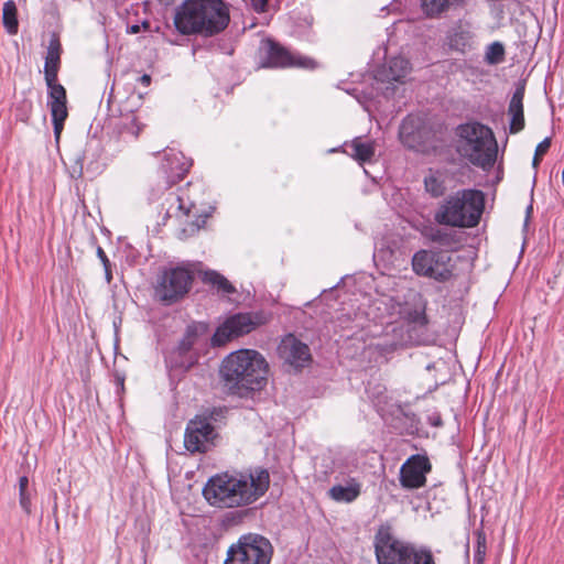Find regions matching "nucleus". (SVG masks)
I'll return each mask as SVG.
<instances>
[{
	"instance_id": "nucleus-1",
	"label": "nucleus",
	"mask_w": 564,
	"mask_h": 564,
	"mask_svg": "<svg viewBox=\"0 0 564 564\" xmlns=\"http://www.w3.org/2000/svg\"><path fill=\"white\" fill-rule=\"evenodd\" d=\"M269 487V471L257 466L212 476L203 488V496L215 508H246L262 498Z\"/></svg>"
},
{
	"instance_id": "nucleus-2",
	"label": "nucleus",
	"mask_w": 564,
	"mask_h": 564,
	"mask_svg": "<svg viewBox=\"0 0 564 564\" xmlns=\"http://www.w3.org/2000/svg\"><path fill=\"white\" fill-rule=\"evenodd\" d=\"M229 20L223 0H184L174 13V25L183 35L213 36L224 31Z\"/></svg>"
},
{
	"instance_id": "nucleus-3",
	"label": "nucleus",
	"mask_w": 564,
	"mask_h": 564,
	"mask_svg": "<svg viewBox=\"0 0 564 564\" xmlns=\"http://www.w3.org/2000/svg\"><path fill=\"white\" fill-rule=\"evenodd\" d=\"M269 364L253 349H239L229 354L221 364L220 376L231 393L261 390L268 380Z\"/></svg>"
},
{
	"instance_id": "nucleus-4",
	"label": "nucleus",
	"mask_w": 564,
	"mask_h": 564,
	"mask_svg": "<svg viewBox=\"0 0 564 564\" xmlns=\"http://www.w3.org/2000/svg\"><path fill=\"white\" fill-rule=\"evenodd\" d=\"M485 208V195L478 189H462L448 196L434 219L441 225L471 228L478 225Z\"/></svg>"
},
{
	"instance_id": "nucleus-5",
	"label": "nucleus",
	"mask_w": 564,
	"mask_h": 564,
	"mask_svg": "<svg viewBox=\"0 0 564 564\" xmlns=\"http://www.w3.org/2000/svg\"><path fill=\"white\" fill-rule=\"evenodd\" d=\"M458 152L474 165L491 167L497 159V142L492 131L480 123H467L458 128Z\"/></svg>"
},
{
	"instance_id": "nucleus-6",
	"label": "nucleus",
	"mask_w": 564,
	"mask_h": 564,
	"mask_svg": "<svg viewBox=\"0 0 564 564\" xmlns=\"http://www.w3.org/2000/svg\"><path fill=\"white\" fill-rule=\"evenodd\" d=\"M375 553L378 564H435L429 550L397 539L389 529H380L376 534Z\"/></svg>"
},
{
	"instance_id": "nucleus-7",
	"label": "nucleus",
	"mask_w": 564,
	"mask_h": 564,
	"mask_svg": "<svg viewBox=\"0 0 564 564\" xmlns=\"http://www.w3.org/2000/svg\"><path fill=\"white\" fill-rule=\"evenodd\" d=\"M271 557L272 545L268 539L247 534L228 549L224 564H270Z\"/></svg>"
},
{
	"instance_id": "nucleus-8",
	"label": "nucleus",
	"mask_w": 564,
	"mask_h": 564,
	"mask_svg": "<svg viewBox=\"0 0 564 564\" xmlns=\"http://www.w3.org/2000/svg\"><path fill=\"white\" fill-rule=\"evenodd\" d=\"M192 281L193 273L184 267L164 269L156 279L154 295L164 304H173L185 296Z\"/></svg>"
},
{
	"instance_id": "nucleus-9",
	"label": "nucleus",
	"mask_w": 564,
	"mask_h": 564,
	"mask_svg": "<svg viewBox=\"0 0 564 564\" xmlns=\"http://www.w3.org/2000/svg\"><path fill=\"white\" fill-rule=\"evenodd\" d=\"M451 261V256L446 252L420 250L412 258V268L419 275L444 282L453 275Z\"/></svg>"
},
{
	"instance_id": "nucleus-10",
	"label": "nucleus",
	"mask_w": 564,
	"mask_h": 564,
	"mask_svg": "<svg viewBox=\"0 0 564 564\" xmlns=\"http://www.w3.org/2000/svg\"><path fill=\"white\" fill-rule=\"evenodd\" d=\"M259 51L261 65L263 67H315V62L313 59L292 54L285 47L269 39L261 42Z\"/></svg>"
},
{
	"instance_id": "nucleus-11",
	"label": "nucleus",
	"mask_w": 564,
	"mask_h": 564,
	"mask_svg": "<svg viewBox=\"0 0 564 564\" xmlns=\"http://www.w3.org/2000/svg\"><path fill=\"white\" fill-rule=\"evenodd\" d=\"M206 334V325L194 323L187 326L184 337L177 348L171 355V365L175 368L189 369L196 361L197 355L193 351L194 346Z\"/></svg>"
},
{
	"instance_id": "nucleus-12",
	"label": "nucleus",
	"mask_w": 564,
	"mask_h": 564,
	"mask_svg": "<svg viewBox=\"0 0 564 564\" xmlns=\"http://www.w3.org/2000/svg\"><path fill=\"white\" fill-rule=\"evenodd\" d=\"M261 324L262 321L258 316H252L248 313L235 314L216 329L213 343L216 346H221L232 338L249 334Z\"/></svg>"
},
{
	"instance_id": "nucleus-13",
	"label": "nucleus",
	"mask_w": 564,
	"mask_h": 564,
	"mask_svg": "<svg viewBox=\"0 0 564 564\" xmlns=\"http://www.w3.org/2000/svg\"><path fill=\"white\" fill-rule=\"evenodd\" d=\"M217 437L215 427L207 419H194L187 424L184 445L192 453H204L214 446Z\"/></svg>"
},
{
	"instance_id": "nucleus-14",
	"label": "nucleus",
	"mask_w": 564,
	"mask_h": 564,
	"mask_svg": "<svg viewBox=\"0 0 564 564\" xmlns=\"http://www.w3.org/2000/svg\"><path fill=\"white\" fill-rule=\"evenodd\" d=\"M279 357L294 369H302L311 362L310 347L293 334L284 336L278 347Z\"/></svg>"
},
{
	"instance_id": "nucleus-15",
	"label": "nucleus",
	"mask_w": 564,
	"mask_h": 564,
	"mask_svg": "<svg viewBox=\"0 0 564 564\" xmlns=\"http://www.w3.org/2000/svg\"><path fill=\"white\" fill-rule=\"evenodd\" d=\"M431 463L426 456L412 455L400 468V484L406 489H417L425 485Z\"/></svg>"
},
{
	"instance_id": "nucleus-16",
	"label": "nucleus",
	"mask_w": 564,
	"mask_h": 564,
	"mask_svg": "<svg viewBox=\"0 0 564 564\" xmlns=\"http://www.w3.org/2000/svg\"><path fill=\"white\" fill-rule=\"evenodd\" d=\"M47 87L50 89L47 104L51 109L54 133L56 139H58L63 130L64 121L68 115L66 107V90L56 82L47 85Z\"/></svg>"
},
{
	"instance_id": "nucleus-17",
	"label": "nucleus",
	"mask_w": 564,
	"mask_h": 564,
	"mask_svg": "<svg viewBox=\"0 0 564 564\" xmlns=\"http://www.w3.org/2000/svg\"><path fill=\"white\" fill-rule=\"evenodd\" d=\"M192 162L182 152L170 149L164 154L163 170L170 184H175L184 178Z\"/></svg>"
},
{
	"instance_id": "nucleus-18",
	"label": "nucleus",
	"mask_w": 564,
	"mask_h": 564,
	"mask_svg": "<svg viewBox=\"0 0 564 564\" xmlns=\"http://www.w3.org/2000/svg\"><path fill=\"white\" fill-rule=\"evenodd\" d=\"M361 494V482L357 478H349L344 484H336L328 490L332 500L341 503L354 502Z\"/></svg>"
},
{
	"instance_id": "nucleus-19",
	"label": "nucleus",
	"mask_w": 564,
	"mask_h": 564,
	"mask_svg": "<svg viewBox=\"0 0 564 564\" xmlns=\"http://www.w3.org/2000/svg\"><path fill=\"white\" fill-rule=\"evenodd\" d=\"M523 97L524 86L520 85L516 88L508 107L511 133H518L524 128Z\"/></svg>"
},
{
	"instance_id": "nucleus-20",
	"label": "nucleus",
	"mask_w": 564,
	"mask_h": 564,
	"mask_svg": "<svg viewBox=\"0 0 564 564\" xmlns=\"http://www.w3.org/2000/svg\"><path fill=\"white\" fill-rule=\"evenodd\" d=\"M410 72V62L402 56H397L390 58L379 76L381 80L402 83Z\"/></svg>"
},
{
	"instance_id": "nucleus-21",
	"label": "nucleus",
	"mask_w": 564,
	"mask_h": 564,
	"mask_svg": "<svg viewBox=\"0 0 564 564\" xmlns=\"http://www.w3.org/2000/svg\"><path fill=\"white\" fill-rule=\"evenodd\" d=\"M400 140L408 148L414 149L421 142V120L417 117H406L399 131Z\"/></svg>"
},
{
	"instance_id": "nucleus-22",
	"label": "nucleus",
	"mask_w": 564,
	"mask_h": 564,
	"mask_svg": "<svg viewBox=\"0 0 564 564\" xmlns=\"http://www.w3.org/2000/svg\"><path fill=\"white\" fill-rule=\"evenodd\" d=\"M61 44L56 37L50 41L47 53L45 57V82L46 85H51L53 82H57V70L59 66Z\"/></svg>"
},
{
	"instance_id": "nucleus-23",
	"label": "nucleus",
	"mask_w": 564,
	"mask_h": 564,
	"mask_svg": "<svg viewBox=\"0 0 564 564\" xmlns=\"http://www.w3.org/2000/svg\"><path fill=\"white\" fill-rule=\"evenodd\" d=\"M346 152L360 164L369 162L375 155V144L372 141H365L357 137L350 143L346 144Z\"/></svg>"
},
{
	"instance_id": "nucleus-24",
	"label": "nucleus",
	"mask_w": 564,
	"mask_h": 564,
	"mask_svg": "<svg viewBox=\"0 0 564 564\" xmlns=\"http://www.w3.org/2000/svg\"><path fill=\"white\" fill-rule=\"evenodd\" d=\"M474 45V34L462 26L455 29L449 36V46L458 52L465 53Z\"/></svg>"
},
{
	"instance_id": "nucleus-25",
	"label": "nucleus",
	"mask_w": 564,
	"mask_h": 564,
	"mask_svg": "<svg viewBox=\"0 0 564 564\" xmlns=\"http://www.w3.org/2000/svg\"><path fill=\"white\" fill-rule=\"evenodd\" d=\"M424 187L431 196H442L446 189L444 174L440 171L430 170L424 177Z\"/></svg>"
},
{
	"instance_id": "nucleus-26",
	"label": "nucleus",
	"mask_w": 564,
	"mask_h": 564,
	"mask_svg": "<svg viewBox=\"0 0 564 564\" xmlns=\"http://www.w3.org/2000/svg\"><path fill=\"white\" fill-rule=\"evenodd\" d=\"M17 13L18 10L14 1L9 0L4 2L2 9V23L7 32L11 35L18 33L19 22Z\"/></svg>"
},
{
	"instance_id": "nucleus-27",
	"label": "nucleus",
	"mask_w": 564,
	"mask_h": 564,
	"mask_svg": "<svg viewBox=\"0 0 564 564\" xmlns=\"http://www.w3.org/2000/svg\"><path fill=\"white\" fill-rule=\"evenodd\" d=\"M204 281L226 294H232L236 292L235 286L224 275L216 271H206L204 273Z\"/></svg>"
},
{
	"instance_id": "nucleus-28",
	"label": "nucleus",
	"mask_w": 564,
	"mask_h": 564,
	"mask_svg": "<svg viewBox=\"0 0 564 564\" xmlns=\"http://www.w3.org/2000/svg\"><path fill=\"white\" fill-rule=\"evenodd\" d=\"M476 536V545L474 552V564H484L486 553H487V539L486 534L482 530H477L475 532Z\"/></svg>"
},
{
	"instance_id": "nucleus-29",
	"label": "nucleus",
	"mask_w": 564,
	"mask_h": 564,
	"mask_svg": "<svg viewBox=\"0 0 564 564\" xmlns=\"http://www.w3.org/2000/svg\"><path fill=\"white\" fill-rule=\"evenodd\" d=\"M505 59V47L500 42H494L488 45L485 54V61L489 65L500 64Z\"/></svg>"
},
{
	"instance_id": "nucleus-30",
	"label": "nucleus",
	"mask_w": 564,
	"mask_h": 564,
	"mask_svg": "<svg viewBox=\"0 0 564 564\" xmlns=\"http://www.w3.org/2000/svg\"><path fill=\"white\" fill-rule=\"evenodd\" d=\"M32 491L29 489V490H23V491H19V503H20V507L23 509V511L26 513V514H31L32 513Z\"/></svg>"
},
{
	"instance_id": "nucleus-31",
	"label": "nucleus",
	"mask_w": 564,
	"mask_h": 564,
	"mask_svg": "<svg viewBox=\"0 0 564 564\" xmlns=\"http://www.w3.org/2000/svg\"><path fill=\"white\" fill-rule=\"evenodd\" d=\"M140 31V23L138 20L137 11L134 12V19L130 17V13H128L127 18V32L131 34H135Z\"/></svg>"
},
{
	"instance_id": "nucleus-32",
	"label": "nucleus",
	"mask_w": 564,
	"mask_h": 564,
	"mask_svg": "<svg viewBox=\"0 0 564 564\" xmlns=\"http://www.w3.org/2000/svg\"><path fill=\"white\" fill-rule=\"evenodd\" d=\"M550 147H551V139L545 138L536 145L534 153L536 154V156H543L549 151Z\"/></svg>"
},
{
	"instance_id": "nucleus-33",
	"label": "nucleus",
	"mask_w": 564,
	"mask_h": 564,
	"mask_svg": "<svg viewBox=\"0 0 564 564\" xmlns=\"http://www.w3.org/2000/svg\"><path fill=\"white\" fill-rule=\"evenodd\" d=\"M77 166L73 167L72 176L73 177H80L83 174V165H82V158L78 156L76 160Z\"/></svg>"
},
{
	"instance_id": "nucleus-34",
	"label": "nucleus",
	"mask_w": 564,
	"mask_h": 564,
	"mask_svg": "<svg viewBox=\"0 0 564 564\" xmlns=\"http://www.w3.org/2000/svg\"><path fill=\"white\" fill-rule=\"evenodd\" d=\"M97 256L100 259L104 268H107V265H110V262L101 247L97 248Z\"/></svg>"
},
{
	"instance_id": "nucleus-35",
	"label": "nucleus",
	"mask_w": 564,
	"mask_h": 564,
	"mask_svg": "<svg viewBox=\"0 0 564 564\" xmlns=\"http://www.w3.org/2000/svg\"><path fill=\"white\" fill-rule=\"evenodd\" d=\"M253 8L257 11H264L268 0H251Z\"/></svg>"
},
{
	"instance_id": "nucleus-36",
	"label": "nucleus",
	"mask_w": 564,
	"mask_h": 564,
	"mask_svg": "<svg viewBox=\"0 0 564 564\" xmlns=\"http://www.w3.org/2000/svg\"><path fill=\"white\" fill-rule=\"evenodd\" d=\"M123 383H124V378L121 375L116 373L115 375V384L117 387L118 392L123 390Z\"/></svg>"
},
{
	"instance_id": "nucleus-37",
	"label": "nucleus",
	"mask_w": 564,
	"mask_h": 564,
	"mask_svg": "<svg viewBox=\"0 0 564 564\" xmlns=\"http://www.w3.org/2000/svg\"><path fill=\"white\" fill-rule=\"evenodd\" d=\"M29 478L26 476H22L19 479V491L29 490Z\"/></svg>"
},
{
	"instance_id": "nucleus-38",
	"label": "nucleus",
	"mask_w": 564,
	"mask_h": 564,
	"mask_svg": "<svg viewBox=\"0 0 564 564\" xmlns=\"http://www.w3.org/2000/svg\"><path fill=\"white\" fill-rule=\"evenodd\" d=\"M175 199L177 202L176 209L183 212L184 214H187L188 207L184 204L183 199L180 196H176Z\"/></svg>"
},
{
	"instance_id": "nucleus-39",
	"label": "nucleus",
	"mask_w": 564,
	"mask_h": 564,
	"mask_svg": "<svg viewBox=\"0 0 564 564\" xmlns=\"http://www.w3.org/2000/svg\"><path fill=\"white\" fill-rule=\"evenodd\" d=\"M378 346L381 348L382 352L387 354V352H391V351L395 350L398 347V344H395V343L390 344V345H380L379 344Z\"/></svg>"
},
{
	"instance_id": "nucleus-40",
	"label": "nucleus",
	"mask_w": 564,
	"mask_h": 564,
	"mask_svg": "<svg viewBox=\"0 0 564 564\" xmlns=\"http://www.w3.org/2000/svg\"><path fill=\"white\" fill-rule=\"evenodd\" d=\"M541 160H542V156H536V154L534 153V156H533V160H532V166L534 169H538V166L540 165Z\"/></svg>"
},
{
	"instance_id": "nucleus-41",
	"label": "nucleus",
	"mask_w": 564,
	"mask_h": 564,
	"mask_svg": "<svg viewBox=\"0 0 564 564\" xmlns=\"http://www.w3.org/2000/svg\"><path fill=\"white\" fill-rule=\"evenodd\" d=\"M105 269V274H106V280L107 282L109 283L111 281V271H110V265H107V268H104Z\"/></svg>"
},
{
	"instance_id": "nucleus-42",
	"label": "nucleus",
	"mask_w": 564,
	"mask_h": 564,
	"mask_svg": "<svg viewBox=\"0 0 564 564\" xmlns=\"http://www.w3.org/2000/svg\"><path fill=\"white\" fill-rule=\"evenodd\" d=\"M149 84H150V76H149V75L143 74V86H144V85H149Z\"/></svg>"
},
{
	"instance_id": "nucleus-43",
	"label": "nucleus",
	"mask_w": 564,
	"mask_h": 564,
	"mask_svg": "<svg viewBox=\"0 0 564 564\" xmlns=\"http://www.w3.org/2000/svg\"><path fill=\"white\" fill-rule=\"evenodd\" d=\"M142 26L143 31H147L149 29V23L147 21H143Z\"/></svg>"
},
{
	"instance_id": "nucleus-44",
	"label": "nucleus",
	"mask_w": 564,
	"mask_h": 564,
	"mask_svg": "<svg viewBox=\"0 0 564 564\" xmlns=\"http://www.w3.org/2000/svg\"><path fill=\"white\" fill-rule=\"evenodd\" d=\"M160 1H161V2H166V3H167L170 0H160Z\"/></svg>"
}]
</instances>
